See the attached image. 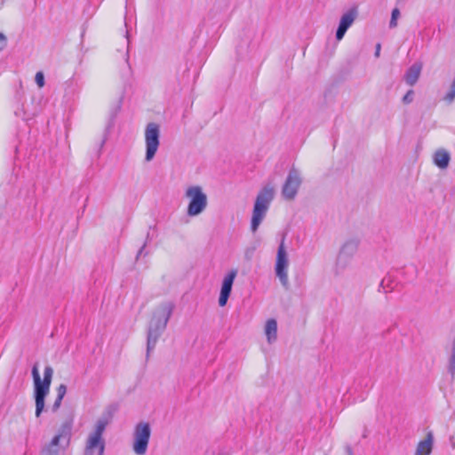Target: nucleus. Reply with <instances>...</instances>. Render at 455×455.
<instances>
[{"mask_svg": "<svg viewBox=\"0 0 455 455\" xmlns=\"http://www.w3.org/2000/svg\"><path fill=\"white\" fill-rule=\"evenodd\" d=\"M274 188L270 185L265 186L258 194L253 207L251 224L252 232H255L258 229L259 226L265 218L270 203L274 198Z\"/></svg>", "mask_w": 455, "mask_h": 455, "instance_id": "4", "label": "nucleus"}, {"mask_svg": "<svg viewBox=\"0 0 455 455\" xmlns=\"http://www.w3.org/2000/svg\"><path fill=\"white\" fill-rule=\"evenodd\" d=\"M35 81L39 88H42L44 85V73L39 71L36 74Z\"/></svg>", "mask_w": 455, "mask_h": 455, "instance_id": "24", "label": "nucleus"}, {"mask_svg": "<svg viewBox=\"0 0 455 455\" xmlns=\"http://www.w3.org/2000/svg\"><path fill=\"white\" fill-rule=\"evenodd\" d=\"M380 47H381V46H380V44H378L376 45V51H375V56H376V57H379V53H380Z\"/></svg>", "mask_w": 455, "mask_h": 455, "instance_id": "27", "label": "nucleus"}, {"mask_svg": "<svg viewBox=\"0 0 455 455\" xmlns=\"http://www.w3.org/2000/svg\"><path fill=\"white\" fill-rule=\"evenodd\" d=\"M357 385L369 390L372 387V381L369 377H362L358 379Z\"/></svg>", "mask_w": 455, "mask_h": 455, "instance_id": "22", "label": "nucleus"}, {"mask_svg": "<svg viewBox=\"0 0 455 455\" xmlns=\"http://www.w3.org/2000/svg\"><path fill=\"white\" fill-rule=\"evenodd\" d=\"M173 309L174 304L171 301L164 302L155 309L148 330V355L155 348L159 337L165 330Z\"/></svg>", "mask_w": 455, "mask_h": 455, "instance_id": "1", "label": "nucleus"}, {"mask_svg": "<svg viewBox=\"0 0 455 455\" xmlns=\"http://www.w3.org/2000/svg\"><path fill=\"white\" fill-rule=\"evenodd\" d=\"M449 371L451 373V375L455 374V339L452 345L451 355L449 360Z\"/></svg>", "mask_w": 455, "mask_h": 455, "instance_id": "21", "label": "nucleus"}, {"mask_svg": "<svg viewBox=\"0 0 455 455\" xmlns=\"http://www.w3.org/2000/svg\"><path fill=\"white\" fill-rule=\"evenodd\" d=\"M359 240L349 238L344 242L338 253L334 272L336 275H342L346 270L352 267L353 259L357 252Z\"/></svg>", "mask_w": 455, "mask_h": 455, "instance_id": "5", "label": "nucleus"}, {"mask_svg": "<svg viewBox=\"0 0 455 455\" xmlns=\"http://www.w3.org/2000/svg\"><path fill=\"white\" fill-rule=\"evenodd\" d=\"M288 267V254L286 252L284 246V238H283L277 249L275 272L276 277L279 279L282 285L285 288L288 286L289 283Z\"/></svg>", "mask_w": 455, "mask_h": 455, "instance_id": "9", "label": "nucleus"}, {"mask_svg": "<svg viewBox=\"0 0 455 455\" xmlns=\"http://www.w3.org/2000/svg\"><path fill=\"white\" fill-rule=\"evenodd\" d=\"M109 423V418L101 416L96 421L93 430L86 439L84 455H103L105 451V440L102 435Z\"/></svg>", "mask_w": 455, "mask_h": 455, "instance_id": "3", "label": "nucleus"}, {"mask_svg": "<svg viewBox=\"0 0 455 455\" xmlns=\"http://www.w3.org/2000/svg\"><path fill=\"white\" fill-rule=\"evenodd\" d=\"M72 420H66L60 427L59 433L52 438L50 447L53 448L58 446L61 442L65 443V445H68L71 436L72 430Z\"/></svg>", "mask_w": 455, "mask_h": 455, "instance_id": "12", "label": "nucleus"}, {"mask_svg": "<svg viewBox=\"0 0 455 455\" xmlns=\"http://www.w3.org/2000/svg\"><path fill=\"white\" fill-rule=\"evenodd\" d=\"M422 65L419 62L412 64L404 75V81L407 84L412 86L419 80Z\"/></svg>", "mask_w": 455, "mask_h": 455, "instance_id": "15", "label": "nucleus"}, {"mask_svg": "<svg viewBox=\"0 0 455 455\" xmlns=\"http://www.w3.org/2000/svg\"><path fill=\"white\" fill-rule=\"evenodd\" d=\"M450 162V155L443 149L437 150L434 155V163L439 168H446Z\"/></svg>", "mask_w": 455, "mask_h": 455, "instance_id": "17", "label": "nucleus"}, {"mask_svg": "<svg viewBox=\"0 0 455 455\" xmlns=\"http://www.w3.org/2000/svg\"><path fill=\"white\" fill-rule=\"evenodd\" d=\"M151 436V427L148 422L136 424L132 433V451L136 455H145Z\"/></svg>", "mask_w": 455, "mask_h": 455, "instance_id": "7", "label": "nucleus"}, {"mask_svg": "<svg viewBox=\"0 0 455 455\" xmlns=\"http://www.w3.org/2000/svg\"><path fill=\"white\" fill-rule=\"evenodd\" d=\"M356 18V12L355 10H349L341 16L339 27L336 31V38L340 41L347 30L351 27Z\"/></svg>", "mask_w": 455, "mask_h": 455, "instance_id": "13", "label": "nucleus"}, {"mask_svg": "<svg viewBox=\"0 0 455 455\" xmlns=\"http://www.w3.org/2000/svg\"><path fill=\"white\" fill-rule=\"evenodd\" d=\"M237 275V270H230L224 277L220 288L219 305L225 307L232 291L234 281Z\"/></svg>", "mask_w": 455, "mask_h": 455, "instance_id": "11", "label": "nucleus"}, {"mask_svg": "<svg viewBox=\"0 0 455 455\" xmlns=\"http://www.w3.org/2000/svg\"><path fill=\"white\" fill-rule=\"evenodd\" d=\"M7 45V38L5 35L0 32V51H3Z\"/></svg>", "mask_w": 455, "mask_h": 455, "instance_id": "26", "label": "nucleus"}, {"mask_svg": "<svg viewBox=\"0 0 455 455\" xmlns=\"http://www.w3.org/2000/svg\"><path fill=\"white\" fill-rule=\"evenodd\" d=\"M265 333L268 343L275 341L277 338V323L275 319H268L265 325Z\"/></svg>", "mask_w": 455, "mask_h": 455, "instance_id": "16", "label": "nucleus"}, {"mask_svg": "<svg viewBox=\"0 0 455 455\" xmlns=\"http://www.w3.org/2000/svg\"><path fill=\"white\" fill-rule=\"evenodd\" d=\"M413 96H414L413 91L412 90L408 91L407 93L403 98V102L404 104H409V103L412 102Z\"/></svg>", "mask_w": 455, "mask_h": 455, "instance_id": "25", "label": "nucleus"}, {"mask_svg": "<svg viewBox=\"0 0 455 455\" xmlns=\"http://www.w3.org/2000/svg\"><path fill=\"white\" fill-rule=\"evenodd\" d=\"M66 392H67V387L64 384L60 385L57 389V393H58L57 398L52 406V411L53 412H55L60 408V406L61 404V401L66 395Z\"/></svg>", "mask_w": 455, "mask_h": 455, "instance_id": "18", "label": "nucleus"}, {"mask_svg": "<svg viewBox=\"0 0 455 455\" xmlns=\"http://www.w3.org/2000/svg\"><path fill=\"white\" fill-rule=\"evenodd\" d=\"M380 287L383 289L384 292L391 291L395 288L394 281L391 276L384 277L380 283Z\"/></svg>", "mask_w": 455, "mask_h": 455, "instance_id": "19", "label": "nucleus"}, {"mask_svg": "<svg viewBox=\"0 0 455 455\" xmlns=\"http://www.w3.org/2000/svg\"><path fill=\"white\" fill-rule=\"evenodd\" d=\"M434 435L431 431L427 432L426 437L417 444L414 455H431L434 448Z\"/></svg>", "mask_w": 455, "mask_h": 455, "instance_id": "14", "label": "nucleus"}, {"mask_svg": "<svg viewBox=\"0 0 455 455\" xmlns=\"http://www.w3.org/2000/svg\"><path fill=\"white\" fill-rule=\"evenodd\" d=\"M53 370L51 366H46L44 371V379H41L38 367L35 364L32 368V376L35 382V401L36 416L39 417L44 408V399L49 393Z\"/></svg>", "mask_w": 455, "mask_h": 455, "instance_id": "2", "label": "nucleus"}, {"mask_svg": "<svg viewBox=\"0 0 455 455\" xmlns=\"http://www.w3.org/2000/svg\"><path fill=\"white\" fill-rule=\"evenodd\" d=\"M145 160L150 162L155 157L160 145V128L156 123H149L145 129Z\"/></svg>", "mask_w": 455, "mask_h": 455, "instance_id": "8", "label": "nucleus"}, {"mask_svg": "<svg viewBox=\"0 0 455 455\" xmlns=\"http://www.w3.org/2000/svg\"><path fill=\"white\" fill-rule=\"evenodd\" d=\"M144 249H145V244L138 251L137 258H139L143 253Z\"/></svg>", "mask_w": 455, "mask_h": 455, "instance_id": "28", "label": "nucleus"}, {"mask_svg": "<svg viewBox=\"0 0 455 455\" xmlns=\"http://www.w3.org/2000/svg\"><path fill=\"white\" fill-rule=\"evenodd\" d=\"M185 196L188 199L187 215L196 217L200 215L207 207L206 194L200 186H190L185 191Z\"/></svg>", "mask_w": 455, "mask_h": 455, "instance_id": "6", "label": "nucleus"}, {"mask_svg": "<svg viewBox=\"0 0 455 455\" xmlns=\"http://www.w3.org/2000/svg\"><path fill=\"white\" fill-rule=\"evenodd\" d=\"M399 16H400V11L397 8H395L392 11V14H391V20L389 22L390 28H395L397 26V19Z\"/></svg>", "mask_w": 455, "mask_h": 455, "instance_id": "23", "label": "nucleus"}, {"mask_svg": "<svg viewBox=\"0 0 455 455\" xmlns=\"http://www.w3.org/2000/svg\"><path fill=\"white\" fill-rule=\"evenodd\" d=\"M300 184L301 177L299 172L295 168H291L283 186V196L288 200L293 199L297 195Z\"/></svg>", "mask_w": 455, "mask_h": 455, "instance_id": "10", "label": "nucleus"}, {"mask_svg": "<svg viewBox=\"0 0 455 455\" xmlns=\"http://www.w3.org/2000/svg\"><path fill=\"white\" fill-rule=\"evenodd\" d=\"M451 446H452L453 449H455V443H452Z\"/></svg>", "mask_w": 455, "mask_h": 455, "instance_id": "29", "label": "nucleus"}, {"mask_svg": "<svg viewBox=\"0 0 455 455\" xmlns=\"http://www.w3.org/2000/svg\"><path fill=\"white\" fill-rule=\"evenodd\" d=\"M443 100L451 104L455 100V79L453 80L449 92L443 96Z\"/></svg>", "mask_w": 455, "mask_h": 455, "instance_id": "20", "label": "nucleus"}]
</instances>
